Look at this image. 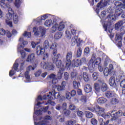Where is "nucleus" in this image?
I'll use <instances>...</instances> for the list:
<instances>
[{"mask_svg": "<svg viewBox=\"0 0 125 125\" xmlns=\"http://www.w3.org/2000/svg\"><path fill=\"white\" fill-rule=\"evenodd\" d=\"M77 123V121L75 120H71L70 121H66L65 123L66 125H74Z\"/></svg>", "mask_w": 125, "mask_h": 125, "instance_id": "c9c22d12", "label": "nucleus"}, {"mask_svg": "<svg viewBox=\"0 0 125 125\" xmlns=\"http://www.w3.org/2000/svg\"><path fill=\"white\" fill-rule=\"evenodd\" d=\"M105 94L107 98H112L116 96V93L113 91H107L105 93Z\"/></svg>", "mask_w": 125, "mask_h": 125, "instance_id": "f3484780", "label": "nucleus"}, {"mask_svg": "<svg viewBox=\"0 0 125 125\" xmlns=\"http://www.w3.org/2000/svg\"><path fill=\"white\" fill-rule=\"evenodd\" d=\"M88 110H89V111H91V112H96V108L94 105H91V107H88Z\"/></svg>", "mask_w": 125, "mask_h": 125, "instance_id": "09e8293b", "label": "nucleus"}, {"mask_svg": "<svg viewBox=\"0 0 125 125\" xmlns=\"http://www.w3.org/2000/svg\"><path fill=\"white\" fill-rule=\"evenodd\" d=\"M21 58H25L26 57V53L23 50L20 51Z\"/></svg>", "mask_w": 125, "mask_h": 125, "instance_id": "052dcab7", "label": "nucleus"}, {"mask_svg": "<svg viewBox=\"0 0 125 125\" xmlns=\"http://www.w3.org/2000/svg\"><path fill=\"white\" fill-rule=\"evenodd\" d=\"M108 89V85L105 83H103L101 86V90L103 92H105Z\"/></svg>", "mask_w": 125, "mask_h": 125, "instance_id": "7c9ffc66", "label": "nucleus"}, {"mask_svg": "<svg viewBox=\"0 0 125 125\" xmlns=\"http://www.w3.org/2000/svg\"><path fill=\"white\" fill-rule=\"evenodd\" d=\"M41 66L42 67L44 70H49V71H53L54 70V64L52 62H42Z\"/></svg>", "mask_w": 125, "mask_h": 125, "instance_id": "0eeeda50", "label": "nucleus"}, {"mask_svg": "<svg viewBox=\"0 0 125 125\" xmlns=\"http://www.w3.org/2000/svg\"><path fill=\"white\" fill-rule=\"evenodd\" d=\"M24 77L26 80H30V72L26 70L24 73Z\"/></svg>", "mask_w": 125, "mask_h": 125, "instance_id": "49530a36", "label": "nucleus"}, {"mask_svg": "<svg viewBox=\"0 0 125 125\" xmlns=\"http://www.w3.org/2000/svg\"><path fill=\"white\" fill-rule=\"evenodd\" d=\"M80 101H81L83 104H85L87 101V99L86 98V95H82L80 99Z\"/></svg>", "mask_w": 125, "mask_h": 125, "instance_id": "c85d7f7f", "label": "nucleus"}, {"mask_svg": "<svg viewBox=\"0 0 125 125\" xmlns=\"http://www.w3.org/2000/svg\"><path fill=\"white\" fill-rule=\"evenodd\" d=\"M52 24V20H47L44 22V25L46 27H50Z\"/></svg>", "mask_w": 125, "mask_h": 125, "instance_id": "f704fd0d", "label": "nucleus"}, {"mask_svg": "<svg viewBox=\"0 0 125 125\" xmlns=\"http://www.w3.org/2000/svg\"><path fill=\"white\" fill-rule=\"evenodd\" d=\"M115 41L118 47H122V36L119 34H116Z\"/></svg>", "mask_w": 125, "mask_h": 125, "instance_id": "f8f14e48", "label": "nucleus"}, {"mask_svg": "<svg viewBox=\"0 0 125 125\" xmlns=\"http://www.w3.org/2000/svg\"><path fill=\"white\" fill-rule=\"evenodd\" d=\"M49 94H51V98L52 97V99H58V98L60 97V93L57 92L55 90L49 92Z\"/></svg>", "mask_w": 125, "mask_h": 125, "instance_id": "2eb2a0df", "label": "nucleus"}, {"mask_svg": "<svg viewBox=\"0 0 125 125\" xmlns=\"http://www.w3.org/2000/svg\"><path fill=\"white\" fill-rule=\"evenodd\" d=\"M96 112L98 116H101L104 119L110 118V113H107V114L105 113V108L101 107L99 105H97Z\"/></svg>", "mask_w": 125, "mask_h": 125, "instance_id": "7ed1b4c3", "label": "nucleus"}, {"mask_svg": "<svg viewBox=\"0 0 125 125\" xmlns=\"http://www.w3.org/2000/svg\"><path fill=\"white\" fill-rule=\"evenodd\" d=\"M31 45L32 46L33 48H35V47H36V45H38V44H40L41 43L40 42H31Z\"/></svg>", "mask_w": 125, "mask_h": 125, "instance_id": "3c124183", "label": "nucleus"}, {"mask_svg": "<svg viewBox=\"0 0 125 125\" xmlns=\"http://www.w3.org/2000/svg\"><path fill=\"white\" fill-rule=\"evenodd\" d=\"M47 104H50L52 106H54L56 104L55 103V102H52L51 100H49L47 102L45 105H46Z\"/></svg>", "mask_w": 125, "mask_h": 125, "instance_id": "6e6d98bb", "label": "nucleus"}, {"mask_svg": "<svg viewBox=\"0 0 125 125\" xmlns=\"http://www.w3.org/2000/svg\"><path fill=\"white\" fill-rule=\"evenodd\" d=\"M72 97V96H71V93L69 92H67L66 93V99H68V100H70L71 99V98Z\"/></svg>", "mask_w": 125, "mask_h": 125, "instance_id": "e2e57ef3", "label": "nucleus"}, {"mask_svg": "<svg viewBox=\"0 0 125 125\" xmlns=\"http://www.w3.org/2000/svg\"><path fill=\"white\" fill-rule=\"evenodd\" d=\"M82 48L81 47H79L78 48V49L77 50V52L76 54L77 57L78 58L81 57V56H82Z\"/></svg>", "mask_w": 125, "mask_h": 125, "instance_id": "4c0bfd02", "label": "nucleus"}, {"mask_svg": "<svg viewBox=\"0 0 125 125\" xmlns=\"http://www.w3.org/2000/svg\"><path fill=\"white\" fill-rule=\"evenodd\" d=\"M19 66V64L17 62H15L13 65V68L12 70L14 69L15 72H16L17 70H18V67Z\"/></svg>", "mask_w": 125, "mask_h": 125, "instance_id": "79ce46f5", "label": "nucleus"}, {"mask_svg": "<svg viewBox=\"0 0 125 125\" xmlns=\"http://www.w3.org/2000/svg\"><path fill=\"white\" fill-rule=\"evenodd\" d=\"M13 22L15 24H18L19 22V18L17 15H15L13 16Z\"/></svg>", "mask_w": 125, "mask_h": 125, "instance_id": "473e14b6", "label": "nucleus"}, {"mask_svg": "<svg viewBox=\"0 0 125 125\" xmlns=\"http://www.w3.org/2000/svg\"><path fill=\"white\" fill-rule=\"evenodd\" d=\"M62 36H63V33H62V32L59 31L55 34L54 38L55 40H59V39L62 38Z\"/></svg>", "mask_w": 125, "mask_h": 125, "instance_id": "cd10ccee", "label": "nucleus"}, {"mask_svg": "<svg viewBox=\"0 0 125 125\" xmlns=\"http://www.w3.org/2000/svg\"><path fill=\"white\" fill-rule=\"evenodd\" d=\"M64 28H65V25L64 24H61L58 27V30L59 31H62Z\"/></svg>", "mask_w": 125, "mask_h": 125, "instance_id": "13d9d810", "label": "nucleus"}, {"mask_svg": "<svg viewBox=\"0 0 125 125\" xmlns=\"http://www.w3.org/2000/svg\"><path fill=\"white\" fill-rule=\"evenodd\" d=\"M73 67H80V66H82V62L79 59H77L76 61L73 60Z\"/></svg>", "mask_w": 125, "mask_h": 125, "instance_id": "4be33fe9", "label": "nucleus"}, {"mask_svg": "<svg viewBox=\"0 0 125 125\" xmlns=\"http://www.w3.org/2000/svg\"><path fill=\"white\" fill-rule=\"evenodd\" d=\"M110 0H101L100 2L97 4V7L102 8V7L107 6V4L110 2Z\"/></svg>", "mask_w": 125, "mask_h": 125, "instance_id": "6e6552de", "label": "nucleus"}, {"mask_svg": "<svg viewBox=\"0 0 125 125\" xmlns=\"http://www.w3.org/2000/svg\"><path fill=\"white\" fill-rule=\"evenodd\" d=\"M6 0L8 2H12L13 1V0H0V4L2 8H8L9 7V4L6 2Z\"/></svg>", "mask_w": 125, "mask_h": 125, "instance_id": "9d476101", "label": "nucleus"}, {"mask_svg": "<svg viewBox=\"0 0 125 125\" xmlns=\"http://www.w3.org/2000/svg\"><path fill=\"white\" fill-rule=\"evenodd\" d=\"M73 84L74 88H75V89H78V88H79V84H80V83L74 81H73Z\"/></svg>", "mask_w": 125, "mask_h": 125, "instance_id": "ea45409f", "label": "nucleus"}, {"mask_svg": "<svg viewBox=\"0 0 125 125\" xmlns=\"http://www.w3.org/2000/svg\"><path fill=\"white\" fill-rule=\"evenodd\" d=\"M42 111H43L42 109V110H41V109L37 110L35 111V114L37 116H41L42 114Z\"/></svg>", "mask_w": 125, "mask_h": 125, "instance_id": "5fc2aeb1", "label": "nucleus"}, {"mask_svg": "<svg viewBox=\"0 0 125 125\" xmlns=\"http://www.w3.org/2000/svg\"><path fill=\"white\" fill-rule=\"evenodd\" d=\"M85 116L86 118H87L88 119H91V118L93 117V114L89 111H87L85 112Z\"/></svg>", "mask_w": 125, "mask_h": 125, "instance_id": "2f4dec72", "label": "nucleus"}, {"mask_svg": "<svg viewBox=\"0 0 125 125\" xmlns=\"http://www.w3.org/2000/svg\"><path fill=\"white\" fill-rule=\"evenodd\" d=\"M62 108L63 110V111H65L67 109V103H63Z\"/></svg>", "mask_w": 125, "mask_h": 125, "instance_id": "338daca9", "label": "nucleus"}, {"mask_svg": "<svg viewBox=\"0 0 125 125\" xmlns=\"http://www.w3.org/2000/svg\"><path fill=\"white\" fill-rule=\"evenodd\" d=\"M43 100H46V99H51V96L49 95H44L42 97Z\"/></svg>", "mask_w": 125, "mask_h": 125, "instance_id": "4d7b16f0", "label": "nucleus"}, {"mask_svg": "<svg viewBox=\"0 0 125 125\" xmlns=\"http://www.w3.org/2000/svg\"><path fill=\"white\" fill-rule=\"evenodd\" d=\"M70 114H71V111L69 110L65 109L63 111V115L65 117H69L70 116Z\"/></svg>", "mask_w": 125, "mask_h": 125, "instance_id": "c03bdc74", "label": "nucleus"}, {"mask_svg": "<svg viewBox=\"0 0 125 125\" xmlns=\"http://www.w3.org/2000/svg\"><path fill=\"white\" fill-rule=\"evenodd\" d=\"M24 37H26V38H30L32 36L31 32H28L27 31H25L24 33L23 34Z\"/></svg>", "mask_w": 125, "mask_h": 125, "instance_id": "de8ad7c7", "label": "nucleus"}, {"mask_svg": "<svg viewBox=\"0 0 125 125\" xmlns=\"http://www.w3.org/2000/svg\"><path fill=\"white\" fill-rule=\"evenodd\" d=\"M94 88L97 92L100 91V84L98 83H95L94 84Z\"/></svg>", "mask_w": 125, "mask_h": 125, "instance_id": "e433bc0d", "label": "nucleus"}, {"mask_svg": "<svg viewBox=\"0 0 125 125\" xmlns=\"http://www.w3.org/2000/svg\"><path fill=\"white\" fill-rule=\"evenodd\" d=\"M125 23V20H123L121 21H119L117 23L115 24V29L118 30L124 25Z\"/></svg>", "mask_w": 125, "mask_h": 125, "instance_id": "aec40b11", "label": "nucleus"}, {"mask_svg": "<svg viewBox=\"0 0 125 125\" xmlns=\"http://www.w3.org/2000/svg\"><path fill=\"white\" fill-rule=\"evenodd\" d=\"M97 60L99 61H96L95 62H93L92 63V67L93 69H94L95 67H97V66H98V65H99L101 62V59L98 58Z\"/></svg>", "mask_w": 125, "mask_h": 125, "instance_id": "a878e982", "label": "nucleus"}, {"mask_svg": "<svg viewBox=\"0 0 125 125\" xmlns=\"http://www.w3.org/2000/svg\"><path fill=\"white\" fill-rule=\"evenodd\" d=\"M6 34V31L4 30L3 28L0 29V35L1 36H4Z\"/></svg>", "mask_w": 125, "mask_h": 125, "instance_id": "bf43d9fd", "label": "nucleus"}, {"mask_svg": "<svg viewBox=\"0 0 125 125\" xmlns=\"http://www.w3.org/2000/svg\"><path fill=\"white\" fill-rule=\"evenodd\" d=\"M65 68H66V66H65V65H62V67L60 68L59 71L56 75L58 80H61V79L63 78V73H64V71H65Z\"/></svg>", "mask_w": 125, "mask_h": 125, "instance_id": "9b49d317", "label": "nucleus"}, {"mask_svg": "<svg viewBox=\"0 0 125 125\" xmlns=\"http://www.w3.org/2000/svg\"><path fill=\"white\" fill-rule=\"evenodd\" d=\"M83 79L85 83H88V82L89 81V76L87 73L85 72H83Z\"/></svg>", "mask_w": 125, "mask_h": 125, "instance_id": "393cba45", "label": "nucleus"}, {"mask_svg": "<svg viewBox=\"0 0 125 125\" xmlns=\"http://www.w3.org/2000/svg\"><path fill=\"white\" fill-rule=\"evenodd\" d=\"M44 52H45V49L42 46L38 45L37 46L36 48V54L37 55H43V54H44Z\"/></svg>", "mask_w": 125, "mask_h": 125, "instance_id": "ddd939ff", "label": "nucleus"}, {"mask_svg": "<svg viewBox=\"0 0 125 125\" xmlns=\"http://www.w3.org/2000/svg\"><path fill=\"white\" fill-rule=\"evenodd\" d=\"M107 102V99L104 98H100L98 99V103L99 104H104Z\"/></svg>", "mask_w": 125, "mask_h": 125, "instance_id": "c756f323", "label": "nucleus"}, {"mask_svg": "<svg viewBox=\"0 0 125 125\" xmlns=\"http://www.w3.org/2000/svg\"><path fill=\"white\" fill-rule=\"evenodd\" d=\"M67 84V82L65 81H62V85L58 86L57 89L58 91H62V90H65V87Z\"/></svg>", "mask_w": 125, "mask_h": 125, "instance_id": "a211bd4d", "label": "nucleus"}, {"mask_svg": "<svg viewBox=\"0 0 125 125\" xmlns=\"http://www.w3.org/2000/svg\"><path fill=\"white\" fill-rule=\"evenodd\" d=\"M123 12H124V11L122 9V8H118L115 11L114 16L119 17V16L123 14Z\"/></svg>", "mask_w": 125, "mask_h": 125, "instance_id": "412c9836", "label": "nucleus"}, {"mask_svg": "<svg viewBox=\"0 0 125 125\" xmlns=\"http://www.w3.org/2000/svg\"><path fill=\"white\" fill-rule=\"evenodd\" d=\"M120 86L122 87V94L125 95V79H124L121 81Z\"/></svg>", "mask_w": 125, "mask_h": 125, "instance_id": "b1692460", "label": "nucleus"}, {"mask_svg": "<svg viewBox=\"0 0 125 125\" xmlns=\"http://www.w3.org/2000/svg\"><path fill=\"white\" fill-rule=\"evenodd\" d=\"M97 120H96L95 118H92L91 119V124L92 125H97Z\"/></svg>", "mask_w": 125, "mask_h": 125, "instance_id": "8fccbe9b", "label": "nucleus"}, {"mask_svg": "<svg viewBox=\"0 0 125 125\" xmlns=\"http://www.w3.org/2000/svg\"><path fill=\"white\" fill-rule=\"evenodd\" d=\"M120 31L121 32V34H122L123 35H124V34H125V26H122L120 29Z\"/></svg>", "mask_w": 125, "mask_h": 125, "instance_id": "774afa93", "label": "nucleus"}, {"mask_svg": "<svg viewBox=\"0 0 125 125\" xmlns=\"http://www.w3.org/2000/svg\"><path fill=\"white\" fill-rule=\"evenodd\" d=\"M114 4L118 8H123L125 6V4H123V3L119 1H115Z\"/></svg>", "mask_w": 125, "mask_h": 125, "instance_id": "bb28decb", "label": "nucleus"}, {"mask_svg": "<svg viewBox=\"0 0 125 125\" xmlns=\"http://www.w3.org/2000/svg\"><path fill=\"white\" fill-rule=\"evenodd\" d=\"M63 78L65 81L69 80V73L67 72H65L63 74Z\"/></svg>", "mask_w": 125, "mask_h": 125, "instance_id": "864d4df0", "label": "nucleus"}, {"mask_svg": "<svg viewBox=\"0 0 125 125\" xmlns=\"http://www.w3.org/2000/svg\"><path fill=\"white\" fill-rule=\"evenodd\" d=\"M8 13L6 14V18L7 20H11L12 19V17H13V10L11 8H8Z\"/></svg>", "mask_w": 125, "mask_h": 125, "instance_id": "dca6fc26", "label": "nucleus"}, {"mask_svg": "<svg viewBox=\"0 0 125 125\" xmlns=\"http://www.w3.org/2000/svg\"><path fill=\"white\" fill-rule=\"evenodd\" d=\"M106 19H107V21L103 24V28L105 32L108 31V28L112 25L111 23L116 21V16L109 14L107 16Z\"/></svg>", "mask_w": 125, "mask_h": 125, "instance_id": "f03ea898", "label": "nucleus"}, {"mask_svg": "<svg viewBox=\"0 0 125 125\" xmlns=\"http://www.w3.org/2000/svg\"><path fill=\"white\" fill-rule=\"evenodd\" d=\"M41 74H42V70L40 69L35 72V77H40V76H41Z\"/></svg>", "mask_w": 125, "mask_h": 125, "instance_id": "0e129e2a", "label": "nucleus"}, {"mask_svg": "<svg viewBox=\"0 0 125 125\" xmlns=\"http://www.w3.org/2000/svg\"><path fill=\"white\" fill-rule=\"evenodd\" d=\"M114 70V65L113 64H109L108 67H105L104 70V74L105 77H108L109 75L112 76L109 80V83L110 86H113L116 87L117 86V84L116 83V76L117 75V72L116 71H113Z\"/></svg>", "mask_w": 125, "mask_h": 125, "instance_id": "f257e3e1", "label": "nucleus"}, {"mask_svg": "<svg viewBox=\"0 0 125 125\" xmlns=\"http://www.w3.org/2000/svg\"><path fill=\"white\" fill-rule=\"evenodd\" d=\"M43 47L44 49H47L49 47V42L48 41L45 40L43 43Z\"/></svg>", "mask_w": 125, "mask_h": 125, "instance_id": "58836bf2", "label": "nucleus"}, {"mask_svg": "<svg viewBox=\"0 0 125 125\" xmlns=\"http://www.w3.org/2000/svg\"><path fill=\"white\" fill-rule=\"evenodd\" d=\"M57 30V26L56 24H55L51 28V33H55V32H56Z\"/></svg>", "mask_w": 125, "mask_h": 125, "instance_id": "603ef678", "label": "nucleus"}, {"mask_svg": "<svg viewBox=\"0 0 125 125\" xmlns=\"http://www.w3.org/2000/svg\"><path fill=\"white\" fill-rule=\"evenodd\" d=\"M78 75H79V74L77 72H71V76L72 79H76V78L78 77Z\"/></svg>", "mask_w": 125, "mask_h": 125, "instance_id": "a18cd8bd", "label": "nucleus"}, {"mask_svg": "<svg viewBox=\"0 0 125 125\" xmlns=\"http://www.w3.org/2000/svg\"><path fill=\"white\" fill-rule=\"evenodd\" d=\"M110 116L112 117L111 119L112 121H116L117 119L123 116V111L120 110L117 112L116 110H113L110 113Z\"/></svg>", "mask_w": 125, "mask_h": 125, "instance_id": "423d86ee", "label": "nucleus"}, {"mask_svg": "<svg viewBox=\"0 0 125 125\" xmlns=\"http://www.w3.org/2000/svg\"><path fill=\"white\" fill-rule=\"evenodd\" d=\"M98 73L97 72H94L92 74V77L93 81H96L97 79H98L99 77Z\"/></svg>", "mask_w": 125, "mask_h": 125, "instance_id": "37998d69", "label": "nucleus"}, {"mask_svg": "<svg viewBox=\"0 0 125 125\" xmlns=\"http://www.w3.org/2000/svg\"><path fill=\"white\" fill-rule=\"evenodd\" d=\"M110 103L112 105H116V104L119 103V100L117 98H112L110 100Z\"/></svg>", "mask_w": 125, "mask_h": 125, "instance_id": "72a5a7b5", "label": "nucleus"}, {"mask_svg": "<svg viewBox=\"0 0 125 125\" xmlns=\"http://www.w3.org/2000/svg\"><path fill=\"white\" fill-rule=\"evenodd\" d=\"M35 60V54L32 53L29 55H28L26 61L27 62H32L33 61Z\"/></svg>", "mask_w": 125, "mask_h": 125, "instance_id": "5701e85b", "label": "nucleus"}, {"mask_svg": "<svg viewBox=\"0 0 125 125\" xmlns=\"http://www.w3.org/2000/svg\"><path fill=\"white\" fill-rule=\"evenodd\" d=\"M84 90L86 93H89L92 91V87L89 84H86L84 86Z\"/></svg>", "mask_w": 125, "mask_h": 125, "instance_id": "6ab92c4d", "label": "nucleus"}, {"mask_svg": "<svg viewBox=\"0 0 125 125\" xmlns=\"http://www.w3.org/2000/svg\"><path fill=\"white\" fill-rule=\"evenodd\" d=\"M50 50H52V54L54 56H57V43L56 42L53 43L49 47Z\"/></svg>", "mask_w": 125, "mask_h": 125, "instance_id": "1a4fd4ad", "label": "nucleus"}, {"mask_svg": "<svg viewBox=\"0 0 125 125\" xmlns=\"http://www.w3.org/2000/svg\"><path fill=\"white\" fill-rule=\"evenodd\" d=\"M72 57H73V52H68L66 56L65 68L68 70L72 66Z\"/></svg>", "mask_w": 125, "mask_h": 125, "instance_id": "20e7f679", "label": "nucleus"}, {"mask_svg": "<svg viewBox=\"0 0 125 125\" xmlns=\"http://www.w3.org/2000/svg\"><path fill=\"white\" fill-rule=\"evenodd\" d=\"M48 18V14H45L41 17V20H45Z\"/></svg>", "mask_w": 125, "mask_h": 125, "instance_id": "69168bd1", "label": "nucleus"}, {"mask_svg": "<svg viewBox=\"0 0 125 125\" xmlns=\"http://www.w3.org/2000/svg\"><path fill=\"white\" fill-rule=\"evenodd\" d=\"M61 54H58L56 56H54V58H53V63H55L57 68H62L64 64L62 65V61L60 59Z\"/></svg>", "mask_w": 125, "mask_h": 125, "instance_id": "39448f33", "label": "nucleus"}, {"mask_svg": "<svg viewBox=\"0 0 125 125\" xmlns=\"http://www.w3.org/2000/svg\"><path fill=\"white\" fill-rule=\"evenodd\" d=\"M69 109L71 110V111H74L76 110V105L74 104H70L69 106Z\"/></svg>", "mask_w": 125, "mask_h": 125, "instance_id": "680f3d73", "label": "nucleus"}, {"mask_svg": "<svg viewBox=\"0 0 125 125\" xmlns=\"http://www.w3.org/2000/svg\"><path fill=\"white\" fill-rule=\"evenodd\" d=\"M77 30L75 29H71V33L72 35L74 36L73 38H72V40L71 41L72 42H77L78 43V38H79V36H77Z\"/></svg>", "mask_w": 125, "mask_h": 125, "instance_id": "4468645a", "label": "nucleus"}, {"mask_svg": "<svg viewBox=\"0 0 125 125\" xmlns=\"http://www.w3.org/2000/svg\"><path fill=\"white\" fill-rule=\"evenodd\" d=\"M21 3V2L20 0H15V5L16 7H17V8H19V7H20Z\"/></svg>", "mask_w": 125, "mask_h": 125, "instance_id": "a19ab883", "label": "nucleus"}]
</instances>
